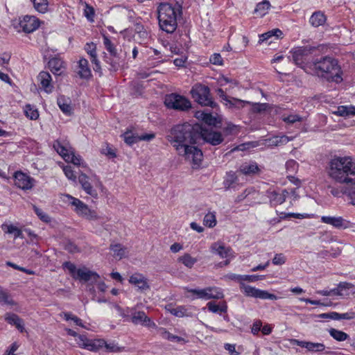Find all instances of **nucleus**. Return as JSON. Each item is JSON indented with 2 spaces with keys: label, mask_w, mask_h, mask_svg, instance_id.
Instances as JSON below:
<instances>
[{
  "label": "nucleus",
  "mask_w": 355,
  "mask_h": 355,
  "mask_svg": "<svg viewBox=\"0 0 355 355\" xmlns=\"http://www.w3.org/2000/svg\"><path fill=\"white\" fill-rule=\"evenodd\" d=\"M200 139V126L187 123L174 126L167 135V139L178 155L198 166L202 160V152L195 145Z\"/></svg>",
  "instance_id": "nucleus-1"
},
{
  "label": "nucleus",
  "mask_w": 355,
  "mask_h": 355,
  "mask_svg": "<svg viewBox=\"0 0 355 355\" xmlns=\"http://www.w3.org/2000/svg\"><path fill=\"white\" fill-rule=\"evenodd\" d=\"M328 173L338 183L355 185V159L350 156L335 157L329 162Z\"/></svg>",
  "instance_id": "nucleus-2"
},
{
  "label": "nucleus",
  "mask_w": 355,
  "mask_h": 355,
  "mask_svg": "<svg viewBox=\"0 0 355 355\" xmlns=\"http://www.w3.org/2000/svg\"><path fill=\"white\" fill-rule=\"evenodd\" d=\"M159 28L167 33H173L178 27V18L182 15L181 6L166 2L160 3L157 8Z\"/></svg>",
  "instance_id": "nucleus-3"
},
{
  "label": "nucleus",
  "mask_w": 355,
  "mask_h": 355,
  "mask_svg": "<svg viewBox=\"0 0 355 355\" xmlns=\"http://www.w3.org/2000/svg\"><path fill=\"white\" fill-rule=\"evenodd\" d=\"M313 69L316 74L328 82L340 83L343 81V71L338 61L327 55L313 62Z\"/></svg>",
  "instance_id": "nucleus-4"
},
{
  "label": "nucleus",
  "mask_w": 355,
  "mask_h": 355,
  "mask_svg": "<svg viewBox=\"0 0 355 355\" xmlns=\"http://www.w3.org/2000/svg\"><path fill=\"white\" fill-rule=\"evenodd\" d=\"M63 202L73 207V211L81 217L89 220H96L100 218L95 210L91 209L80 200L69 194H63L61 197Z\"/></svg>",
  "instance_id": "nucleus-5"
},
{
  "label": "nucleus",
  "mask_w": 355,
  "mask_h": 355,
  "mask_svg": "<svg viewBox=\"0 0 355 355\" xmlns=\"http://www.w3.org/2000/svg\"><path fill=\"white\" fill-rule=\"evenodd\" d=\"M53 148L67 162H71L74 165L86 167L82 157L74 153L73 149L68 141L64 139H58L53 144Z\"/></svg>",
  "instance_id": "nucleus-6"
},
{
  "label": "nucleus",
  "mask_w": 355,
  "mask_h": 355,
  "mask_svg": "<svg viewBox=\"0 0 355 355\" xmlns=\"http://www.w3.org/2000/svg\"><path fill=\"white\" fill-rule=\"evenodd\" d=\"M192 98L198 103L203 106L214 108L217 104L212 100L209 88L202 84H196L191 90Z\"/></svg>",
  "instance_id": "nucleus-7"
},
{
  "label": "nucleus",
  "mask_w": 355,
  "mask_h": 355,
  "mask_svg": "<svg viewBox=\"0 0 355 355\" xmlns=\"http://www.w3.org/2000/svg\"><path fill=\"white\" fill-rule=\"evenodd\" d=\"M164 104L168 108L180 111H186L191 107V103L187 98L175 93L165 96Z\"/></svg>",
  "instance_id": "nucleus-8"
},
{
  "label": "nucleus",
  "mask_w": 355,
  "mask_h": 355,
  "mask_svg": "<svg viewBox=\"0 0 355 355\" xmlns=\"http://www.w3.org/2000/svg\"><path fill=\"white\" fill-rule=\"evenodd\" d=\"M187 291L195 295L193 299L209 300L211 299H222L224 297L222 290L220 288L215 286L207 287L202 289H187Z\"/></svg>",
  "instance_id": "nucleus-9"
},
{
  "label": "nucleus",
  "mask_w": 355,
  "mask_h": 355,
  "mask_svg": "<svg viewBox=\"0 0 355 355\" xmlns=\"http://www.w3.org/2000/svg\"><path fill=\"white\" fill-rule=\"evenodd\" d=\"M241 292L247 297L259 298L261 300H276L277 297L274 294L269 293L267 291L261 290L250 285L241 284L240 288Z\"/></svg>",
  "instance_id": "nucleus-10"
},
{
  "label": "nucleus",
  "mask_w": 355,
  "mask_h": 355,
  "mask_svg": "<svg viewBox=\"0 0 355 355\" xmlns=\"http://www.w3.org/2000/svg\"><path fill=\"white\" fill-rule=\"evenodd\" d=\"M127 311L131 313L130 322L134 324L156 328L155 323L148 318L144 311H137L136 308H127Z\"/></svg>",
  "instance_id": "nucleus-11"
},
{
  "label": "nucleus",
  "mask_w": 355,
  "mask_h": 355,
  "mask_svg": "<svg viewBox=\"0 0 355 355\" xmlns=\"http://www.w3.org/2000/svg\"><path fill=\"white\" fill-rule=\"evenodd\" d=\"M315 50L314 46H305L294 49L292 51V58L293 62L298 66L302 65L306 61V58Z\"/></svg>",
  "instance_id": "nucleus-12"
},
{
  "label": "nucleus",
  "mask_w": 355,
  "mask_h": 355,
  "mask_svg": "<svg viewBox=\"0 0 355 355\" xmlns=\"http://www.w3.org/2000/svg\"><path fill=\"white\" fill-rule=\"evenodd\" d=\"M19 26L22 31L31 33L40 27V21L35 16L25 15L19 18Z\"/></svg>",
  "instance_id": "nucleus-13"
},
{
  "label": "nucleus",
  "mask_w": 355,
  "mask_h": 355,
  "mask_svg": "<svg viewBox=\"0 0 355 355\" xmlns=\"http://www.w3.org/2000/svg\"><path fill=\"white\" fill-rule=\"evenodd\" d=\"M211 252L218 254L222 259H226L223 263L225 266L228 265L234 257L232 250L220 242L214 243L211 246Z\"/></svg>",
  "instance_id": "nucleus-14"
},
{
  "label": "nucleus",
  "mask_w": 355,
  "mask_h": 355,
  "mask_svg": "<svg viewBox=\"0 0 355 355\" xmlns=\"http://www.w3.org/2000/svg\"><path fill=\"white\" fill-rule=\"evenodd\" d=\"M15 184L23 190H28L34 185V179L21 171H17L14 174Z\"/></svg>",
  "instance_id": "nucleus-15"
},
{
  "label": "nucleus",
  "mask_w": 355,
  "mask_h": 355,
  "mask_svg": "<svg viewBox=\"0 0 355 355\" xmlns=\"http://www.w3.org/2000/svg\"><path fill=\"white\" fill-rule=\"evenodd\" d=\"M321 222L338 230L347 229L350 227V222L342 216H323L321 217Z\"/></svg>",
  "instance_id": "nucleus-16"
},
{
  "label": "nucleus",
  "mask_w": 355,
  "mask_h": 355,
  "mask_svg": "<svg viewBox=\"0 0 355 355\" xmlns=\"http://www.w3.org/2000/svg\"><path fill=\"white\" fill-rule=\"evenodd\" d=\"M288 192L285 189H269L267 196L272 206H277L285 202Z\"/></svg>",
  "instance_id": "nucleus-17"
},
{
  "label": "nucleus",
  "mask_w": 355,
  "mask_h": 355,
  "mask_svg": "<svg viewBox=\"0 0 355 355\" xmlns=\"http://www.w3.org/2000/svg\"><path fill=\"white\" fill-rule=\"evenodd\" d=\"M200 138H202L204 141L206 142L213 145L216 146L221 144L224 138L222 134L219 132L214 130H200Z\"/></svg>",
  "instance_id": "nucleus-18"
},
{
  "label": "nucleus",
  "mask_w": 355,
  "mask_h": 355,
  "mask_svg": "<svg viewBox=\"0 0 355 355\" xmlns=\"http://www.w3.org/2000/svg\"><path fill=\"white\" fill-rule=\"evenodd\" d=\"M293 343L311 352H321L325 349V345L322 343H313L304 340H293Z\"/></svg>",
  "instance_id": "nucleus-19"
},
{
  "label": "nucleus",
  "mask_w": 355,
  "mask_h": 355,
  "mask_svg": "<svg viewBox=\"0 0 355 355\" xmlns=\"http://www.w3.org/2000/svg\"><path fill=\"white\" fill-rule=\"evenodd\" d=\"M99 275L96 272L92 271L85 267L79 268L77 270V275L76 279H79L85 282H96L99 278Z\"/></svg>",
  "instance_id": "nucleus-20"
},
{
  "label": "nucleus",
  "mask_w": 355,
  "mask_h": 355,
  "mask_svg": "<svg viewBox=\"0 0 355 355\" xmlns=\"http://www.w3.org/2000/svg\"><path fill=\"white\" fill-rule=\"evenodd\" d=\"M260 171L257 164L255 162L250 161L243 163L239 169V172L245 175H254Z\"/></svg>",
  "instance_id": "nucleus-21"
},
{
  "label": "nucleus",
  "mask_w": 355,
  "mask_h": 355,
  "mask_svg": "<svg viewBox=\"0 0 355 355\" xmlns=\"http://www.w3.org/2000/svg\"><path fill=\"white\" fill-rule=\"evenodd\" d=\"M37 78L44 91L46 93H51L53 86L51 84L52 78L49 73L46 71H41L39 73Z\"/></svg>",
  "instance_id": "nucleus-22"
},
{
  "label": "nucleus",
  "mask_w": 355,
  "mask_h": 355,
  "mask_svg": "<svg viewBox=\"0 0 355 355\" xmlns=\"http://www.w3.org/2000/svg\"><path fill=\"white\" fill-rule=\"evenodd\" d=\"M85 50L89 55L91 62L95 65L94 69L95 71H98L101 69V67L100 62L97 59L96 45L93 42L87 43L85 46Z\"/></svg>",
  "instance_id": "nucleus-23"
},
{
  "label": "nucleus",
  "mask_w": 355,
  "mask_h": 355,
  "mask_svg": "<svg viewBox=\"0 0 355 355\" xmlns=\"http://www.w3.org/2000/svg\"><path fill=\"white\" fill-rule=\"evenodd\" d=\"M129 282L139 289L144 291L149 288L146 279L143 275L135 273L130 276Z\"/></svg>",
  "instance_id": "nucleus-24"
},
{
  "label": "nucleus",
  "mask_w": 355,
  "mask_h": 355,
  "mask_svg": "<svg viewBox=\"0 0 355 355\" xmlns=\"http://www.w3.org/2000/svg\"><path fill=\"white\" fill-rule=\"evenodd\" d=\"M339 297L347 298L355 294V286L350 283L340 282L338 284Z\"/></svg>",
  "instance_id": "nucleus-25"
},
{
  "label": "nucleus",
  "mask_w": 355,
  "mask_h": 355,
  "mask_svg": "<svg viewBox=\"0 0 355 355\" xmlns=\"http://www.w3.org/2000/svg\"><path fill=\"white\" fill-rule=\"evenodd\" d=\"M78 181L82 186L83 190L89 196L96 198L98 193L95 189H93L90 182L88 180V177L85 174H80L78 178Z\"/></svg>",
  "instance_id": "nucleus-26"
},
{
  "label": "nucleus",
  "mask_w": 355,
  "mask_h": 355,
  "mask_svg": "<svg viewBox=\"0 0 355 355\" xmlns=\"http://www.w3.org/2000/svg\"><path fill=\"white\" fill-rule=\"evenodd\" d=\"M5 320L8 323L12 325H15L16 328L21 332L24 331V322L17 315L14 313H6L5 315Z\"/></svg>",
  "instance_id": "nucleus-27"
},
{
  "label": "nucleus",
  "mask_w": 355,
  "mask_h": 355,
  "mask_svg": "<svg viewBox=\"0 0 355 355\" xmlns=\"http://www.w3.org/2000/svg\"><path fill=\"white\" fill-rule=\"evenodd\" d=\"M333 114L345 118L354 116H355V106L352 105L338 106L336 110L333 112Z\"/></svg>",
  "instance_id": "nucleus-28"
},
{
  "label": "nucleus",
  "mask_w": 355,
  "mask_h": 355,
  "mask_svg": "<svg viewBox=\"0 0 355 355\" xmlns=\"http://www.w3.org/2000/svg\"><path fill=\"white\" fill-rule=\"evenodd\" d=\"M58 105L60 109L67 115H70L72 113V108L71 106V100L64 96H60L57 100Z\"/></svg>",
  "instance_id": "nucleus-29"
},
{
  "label": "nucleus",
  "mask_w": 355,
  "mask_h": 355,
  "mask_svg": "<svg viewBox=\"0 0 355 355\" xmlns=\"http://www.w3.org/2000/svg\"><path fill=\"white\" fill-rule=\"evenodd\" d=\"M166 309L176 317L182 318L191 316V313L189 311V309L184 306H179L175 308L169 306Z\"/></svg>",
  "instance_id": "nucleus-30"
},
{
  "label": "nucleus",
  "mask_w": 355,
  "mask_h": 355,
  "mask_svg": "<svg viewBox=\"0 0 355 355\" xmlns=\"http://www.w3.org/2000/svg\"><path fill=\"white\" fill-rule=\"evenodd\" d=\"M49 67L53 73L60 75L64 68V62L58 58H51L49 61Z\"/></svg>",
  "instance_id": "nucleus-31"
},
{
  "label": "nucleus",
  "mask_w": 355,
  "mask_h": 355,
  "mask_svg": "<svg viewBox=\"0 0 355 355\" xmlns=\"http://www.w3.org/2000/svg\"><path fill=\"white\" fill-rule=\"evenodd\" d=\"M195 116L208 125H215L216 123V118L212 116L211 113L205 111H197Z\"/></svg>",
  "instance_id": "nucleus-32"
},
{
  "label": "nucleus",
  "mask_w": 355,
  "mask_h": 355,
  "mask_svg": "<svg viewBox=\"0 0 355 355\" xmlns=\"http://www.w3.org/2000/svg\"><path fill=\"white\" fill-rule=\"evenodd\" d=\"M1 229L5 233L12 234L15 239L23 237L21 230L12 224L4 223L1 225Z\"/></svg>",
  "instance_id": "nucleus-33"
},
{
  "label": "nucleus",
  "mask_w": 355,
  "mask_h": 355,
  "mask_svg": "<svg viewBox=\"0 0 355 355\" xmlns=\"http://www.w3.org/2000/svg\"><path fill=\"white\" fill-rule=\"evenodd\" d=\"M78 74L81 78H87L91 76V70L89 67V63L85 58L80 59L78 62Z\"/></svg>",
  "instance_id": "nucleus-34"
},
{
  "label": "nucleus",
  "mask_w": 355,
  "mask_h": 355,
  "mask_svg": "<svg viewBox=\"0 0 355 355\" xmlns=\"http://www.w3.org/2000/svg\"><path fill=\"white\" fill-rule=\"evenodd\" d=\"M326 21V17L320 11L315 12L309 19L310 24L314 27H318L323 25Z\"/></svg>",
  "instance_id": "nucleus-35"
},
{
  "label": "nucleus",
  "mask_w": 355,
  "mask_h": 355,
  "mask_svg": "<svg viewBox=\"0 0 355 355\" xmlns=\"http://www.w3.org/2000/svg\"><path fill=\"white\" fill-rule=\"evenodd\" d=\"M271 7L270 3L268 0H263L258 3L254 9V13L259 17L265 16Z\"/></svg>",
  "instance_id": "nucleus-36"
},
{
  "label": "nucleus",
  "mask_w": 355,
  "mask_h": 355,
  "mask_svg": "<svg viewBox=\"0 0 355 355\" xmlns=\"http://www.w3.org/2000/svg\"><path fill=\"white\" fill-rule=\"evenodd\" d=\"M110 249L113 252V256L118 259L123 258L127 252V249L121 244H112Z\"/></svg>",
  "instance_id": "nucleus-37"
},
{
  "label": "nucleus",
  "mask_w": 355,
  "mask_h": 355,
  "mask_svg": "<svg viewBox=\"0 0 355 355\" xmlns=\"http://www.w3.org/2000/svg\"><path fill=\"white\" fill-rule=\"evenodd\" d=\"M207 309L209 311L216 313L218 312L226 313L227 311V306L225 302L220 304H216L214 302H209L207 304Z\"/></svg>",
  "instance_id": "nucleus-38"
},
{
  "label": "nucleus",
  "mask_w": 355,
  "mask_h": 355,
  "mask_svg": "<svg viewBox=\"0 0 355 355\" xmlns=\"http://www.w3.org/2000/svg\"><path fill=\"white\" fill-rule=\"evenodd\" d=\"M282 35V32L281 30H279L278 28L273 29L272 31H270L267 33L262 34L260 36L259 42H267L268 40H269L270 39H271L272 37H274L275 40H277L281 37Z\"/></svg>",
  "instance_id": "nucleus-39"
},
{
  "label": "nucleus",
  "mask_w": 355,
  "mask_h": 355,
  "mask_svg": "<svg viewBox=\"0 0 355 355\" xmlns=\"http://www.w3.org/2000/svg\"><path fill=\"white\" fill-rule=\"evenodd\" d=\"M105 345V340L103 339L89 340L86 349L92 352H97L103 348Z\"/></svg>",
  "instance_id": "nucleus-40"
},
{
  "label": "nucleus",
  "mask_w": 355,
  "mask_h": 355,
  "mask_svg": "<svg viewBox=\"0 0 355 355\" xmlns=\"http://www.w3.org/2000/svg\"><path fill=\"white\" fill-rule=\"evenodd\" d=\"M34 8L39 12L46 13L48 11L49 3L47 0H33Z\"/></svg>",
  "instance_id": "nucleus-41"
},
{
  "label": "nucleus",
  "mask_w": 355,
  "mask_h": 355,
  "mask_svg": "<svg viewBox=\"0 0 355 355\" xmlns=\"http://www.w3.org/2000/svg\"><path fill=\"white\" fill-rule=\"evenodd\" d=\"M329 333L330 336L337 341H344L349 338L348 334L344 331L333 328L329 329Z\"/></svg>",
  "instance_id": "nucleus-42"
},
{
  "label": "nucleus",
  "mask_w": 355,
  "mask_h": 355,
  "mask_svg": "<svg viewBox=\"0 0 355 355\" xmlns=\"http://www.w3.org/2000/svg\"><path fill=\"white\" fill-rule=\"evenodd\" d=\"M0 303L13 306L15 302L10 297L8 292H6L1 286H0Z\"/></svg>",
  "instance_id": "nucleus-43"
},
{
  "label": "nucleus",
  "mask_w": 355,
  "mask_h": 355,
  "mask_svg": "<svg viewBox=\"0 0 355 355\" xmlns=\"http://www.w3.org/2000/svg\"><path fill=\"white\" fill-rule=\"evenodd\" d=\"M204 225L208 227H214L216 225V216L215 212L207 213L203 219Z\"/></svg>",
  "instance_id": "nucleus-44"
},
{
  "label": "nucleus",
  "mask_w": 355,
  "mask_h": 355,
  "mask_svg": "<svg viewBox=\"0 0 355 355\" xmlns=\"http://www.w3.org/2000/svg\"><path fill=\"white\" fill-rule=\"evenodd\" d=\"M237 180V176L233 171L227 173L225 178L223 182L224 187L226 189L230 188Z\"/></svg>",
  "instance_id": "nucleus-45"
},
{
  "label": "nucleus",
  "mask_w": 355,
  "mask_h": 355,
  "mask_svg": "<svg viewBox=\"0 0 355 355\" xmlns=\"http://www.w3.org/2000/svg\"><path fill=\"white\" fill-rule=\"evenodd\" d=\"M124 141L131 146L135 143L139 141V137L138 134H134L132 132H126L123 135Z\"/></svg>",
  "instance_id": "nucleus-46"
},
{
  "label": "nucleus",
  "mask_w": 355,
  "mask_h": 355,
  "mask_svg": "<svg viewBox=\"0 0 355 355\" xmlns=\"http://www.w3.org/2000/svg\"><path fill=\"white\" fill-rule=\"evenodd\" d=\"M26 116L31 120H35L39 117V112L35 107L31 105H26L24 108Z\"/></svg>",
  "instance_id": "nucleus-47"
},
{
  "label": "nucleus",
  "mask_w": 355,
  "mask_h": 355,
  "mask_svg": "<svg viewBox=\"0 0 355 355\" xmlns=\"http://www.w3.org/2000/svg\"><path fill=\"white\" fill-rule=\"evenodd\" d=\"M179 260L185 266L189 268H192L197 261L196 259L192 257L190 254H186L184 256L180 257Z\"/></svg>",
  "instance_id": "nucleus-48"
},
{
  "label": "nucleus",
  "mask_w": 355,
  "mask_h": 355,
  "mask_svg": "<svg viewBox=\"0 0 355 355\" xmlns=\"http://www.w3.org/2000/svg\"><path fill=\"white\" fill-rule=\"evenodd\" d=\"M103 44L112 56H116V49H115L110 40L106 35H103Z\"/></svg>",
  "instance_id": "nucleus-49"
},
{
  "label": "nucleus",
  "mask_w": 355,
  "mask_h": 355,
  "mask_svg": "<svg viewBox=\"0 0 355 355\" xmlns=\"http://www.w3.org/2000/svg\"><path fill=\"white\" fill-rule=\"evenodd\" d=\"M63 268L68 270L72 277L76 279L78 269H76L75 264L66 261L63 263Z\"/></svg>",
  "instance_id": "nucleus-50"
},
{
  "label": "nucleus",
  "mask_w": 355,
  "mask_h": 355,
  "mask_svg": "<svg viewBox=\"0 0 355 355\" xmlns=\"http://www.w3.org/2000/svg\"><path fill=\"white\" fill-rule=\"evenodd\" d=\"M64 317L66 320H72L76 325L80 326L81 327H85L84 324L82 322V320L77 316L70 313H64Z\"/></svg>",
  "instance_id": "nucleus-51"
},
{
  "label": "nucleus",
  "mask_w": 355,
  "mask_h": 355,
  "mask_svg": "<svg viewBox=\"0 0 355 355\" xmlns=\"http://www.w3.org/2000/svg\"><path fill=\"white\" fill-rule=\"evenodd\" d=\"M89 339H88L85 335H78L76 338V341L78 345L83 349H87V346L89 343Z\"/></svg>",
  "instance_id": "nucleus-52"
},
{
  "label": "nucleus",
  "mask_w": 355,
  "mask_h": 355,
  "mask_svg": "<svg viewBox=\"0 0 355 355\" xmlns=\"http://www.w3.org/2000/svg\"><path fill=\"white\" fill-rule=\"evenodd\" d=\"M63 172L66 177L73 182H76V175H75L73 171L72 170L71 166H64L62 168Z\"/></svg>",
  "instance_id": "nucleus-53"
},
{
  "label": "nucleus",
  "mask_w": 355,
  "mask_h": 355,
  "mask_svg": "<svg viewBox=\"0 0 355 355\" xmlns=\"http://www.w3.org/2000/svg\"><path fill=\"white\" fill-rule=\"evenodd\" d=\"M245 103H248V102H245V101H241L240 99L232 98H229V100L226 103V105L229 104L230 105V107L240 108V107H243Z\"/></svg>",
  "instance_id": "nucleus-54"
},
{
  "label": "nucleus",
  "mask_w": 355,
  "mask_h": 355,
  "mask_svg": "<svg viewBox=\"0 0 355 355\" xmlns=\"http://www.w3.org/2000/svg\"><path fill=\"white\" fill-rule=\"evenodd\" d=\"M101 153L110 158H114L116 156L115 150L108 144H106L105 147L101 149Z\"/></svg>",
  "instance_id": "nucleus-55"
},
{
  "label": "nucleus",
  "mask_w": 355,
  "mask_h": 355,
  "mask_svg": "<svg viewBox=\"0 0 355 355\" xmlns=\"http://www.w3.org/2000/svg\"><path fill=\"white\" fill-rule=\"evenodd\" d=\"M35 213L37 214V216L44 222L48 223L50 222L51 219L50 217L44 213L41 209L34 206L33 207Z\"/></svg>",
  "instance_id": "nucleus-56"
},
{
  "label": "nucleus",
  "mask_w": 355,
  "mask_h": 355,
  "mask_svg": "<svg viewBox=\"0 0 355 355\" xmlns=\"http://www.w3.org/2000/svg\"><path fill=\"white\" fill-rule=\"evenodd\" d=\"M264 278H265L264 275H243V282H255L259 281V280H262Z\"/></svg>",
  "instance_id": "nucleus-57"
},
{
  "label": "nucleus",
  "mask_w": 355,
  "mask_h": 355,
  "mask_svg": "<svg viewBox=\"0 0 355 355\" xmlns=\"http://www.w3.org/2000/svg\"><path fill=\"white\" fill-rule=\"evenodd\" d=\"M209 61L211 64L221 66L223 64V60L220 53H214L211 55Z\"/></svg>",
  "instance_id": "nucleus-58"
},
{
  "label": "nucleus",
  "mask_w": 355,
  "mask_h": 355,
  "mask_svg": "<svg viewBox=\"0 0 355 355\" xmlns=\"http://www.w3.org/2000/svg\"><path fill=\"white\" fill-rule=\"evenodd\" d=\"M286 257L282 254H276L272 259V263L276 266H280L283 265L286 262Z\"/></svg>",
  "instance_id": "nucleus-59"
},
{
  "label": "nucleus",
  "mask_w": 355,
  "mask_h": 355,
  "mask_svg": "<svg viewBox=\"0 0 355 355\" xmlns=\"http://www.w3.org/2000/svg\"><path fill=\"white\" fill-rule=\"evenodd\" d=\"M105 348V351L107 352H116L121 351V347H119L115 343L112 342L107 343L105 342V345L104 347Z\"/></svg>",
  "instance_id": "nucleus-60"
},
{
  "label": "nucleus",
  "mask_w": 355,
  "mask_h": 355,
  "mask_svg": "<svg viewBox=\"0 0 355 355\" xmlns=\"http://www.w3.org/2000/svg\"><path fill=\"white\" fill-rule=\"evenodd\" d=\"M11 55L10 53H3L0 54V66L6 68L8 64Z\"/></svg>",
  "instance_id": "nucleus-61"
},
{
  "label": "nucleus",
  "mask_w": 355,
  "mask_h": 355,
  "mask_svg": "<svg viewBox=\"0 0 355 355\" xmlns=\"http://www.w3.org/2000/svg\"><path fill=\"white\" fill-rule=\"evenodd\" d=\"M297 163L293 159L288 160L286 163V168L291 173H294L297 170Z\"/></svg>",
  "instance_id": "nucleus-62"
},
{
  "label": "nucleus",
  "mask_w": 355,
  "mask_h": 355,
  "mask_svg": "<svg viewBox=\"0 0 355 355\" xmlns=\"http://www.w3.org/2000/svg\"><path fill=\"white\" fill-rule=\"evenodd\" d=\"M322 318H329L335 320H341L340 313L337 312H331L327 313H322L320 315Z\"/></svg>",
  "instance_id": "nucleus-63"
},
{
  "label": "nucleus",
  "mask_w": 355,
  "mask_h": 355,
  "mask_svg": "<svg viewBox=\"0 0 355 355\" xmlns=\"http://www.w3.org/2000/svg\"><path fill=\"white\" fill-rule=\"evenodd\" d=\"M283 120L288 123L293 124L297 121H300L302 118L297 114H291L284 117Z\"/></svg>",
  "instance_id": "nucleus-64"
}]
</instances>
